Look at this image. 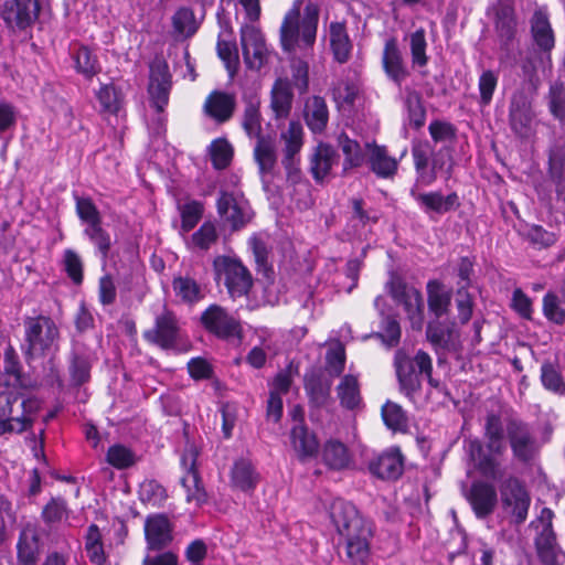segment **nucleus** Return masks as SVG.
Here are the masks:
<instances>
[{
	"label": "nucleus",
	"mask_w": 565,
	"mask_h": 565,
	"mask_svg": "<svg viewBox=\"0 0 565 565\" xmlns=\"http://www.w3.org/2000/svg\"><path fill=\"white\" fill-rule=\"evenodd\" d=\"M292 100L294 93L288 77L277 78L270 92V107L276 119L289 116Z\"/></svg>",
	"instance_id": "nucleus-28"
},
{
	"label": "nucleus",
	"mask_w": 565,
	"mask_h": 565,
	"mask_svg": "<svg viewBox=\"0 0 565 565\" xmlns=\"http://www.w3.org/2000/svg\"><path fill=\"white\" fill-rule=\"evenodd\" d=\"M96 98L99 103V111L102 114L117 115L124 104L121 89L113 83L102 85L96 92Z\"/></svg>",
	"instance_id": "nucleus-43"
},
{
	"label": "nucleus",
	"mask_w": 565,
	"mask_h": 565,
	"mask_svg": "<svg viewBox=\"0 0 565 565\" xmlns=\"http://www.w3.org/2000/svg\"><path fill=\"white\" fill-rule=\"evenodd\" d=\"M541 382L545 390L565 395V380L557 364L546 361L541 365Z\"/></svg>",
	"instance_id": "nucleus-49"
},
{
	"label": "nucleus",
	"mask_w": 565,
	"mask_h": 565,
	"mask_svg": "<svg viewBox=\"0 0 565 565\" xmlns=\"http://www.w3.org/2000/svg\"><path fill=\"white\" fill-rule=\"evenodd\" d=\"M290 439L295 451L301 460L317 455L319 443L313 433L303 424H298L290 431Z\"/></svg>",
	"instance_id": "nucleus-34"
},
{
	"label": "nucleus",
	"mask_w": 565,
	"mask_h": 565,
	"mask_svg": "<svg viewBox=\"0 0 565 565\" xmlns=\"http://www.w3.org/2000/svg\"><path fill=\"white\" fill-rule=\"evenodd\" d=\"M171 74L164 60L156 58L150 64L149 87L151 103L157 111H163L169 102Z\"/></svg>",
	"instance_id": "nucleus-13"
},
{
	"label": "nucleus",
	"mask_w": 565,
	"mask_h": 565,
	"mask_svg": "<svg viewBox=\"0 0 565 565\" xmlns=\"http://www.w3.org/2000/svg\"><path fill=\"white\" fill-rule=\"evenodd\" d=\"M533 119L534 113L529 96L521 89L514 92L509 106V121L513 132L521 138H527L532 132Z\"/></svg>",
	"instance_id": "nucleus-15"
},
{
	"label": "nucleus",
	"mask_w": 565,
	"mask_h": 565,
	"mask_svg": "<svg viewBox=\"0 0 565 565\" xmlns=\"http://www.w3.org/2000/svg\"><path fill=\"white\" fill-rule=\"evenodd\" d=\"M303 382L310 403L316 407L324 406L330 398L331 382L324 381L321 374L316 371L307 373Z\"/></svg>",
	"instance_id": "nucleus-37"
},
{
	"label": "nucleus",
	"mask_w": 565,
	"mask_h": 565,
	"mask_svg": "<svg viewBox=\"0 0 565 565\" xmlns=\"http://www.w3.org/2000/svg\"><path fill=\"white\" fill-rule=\"evenodd\" d=\"M43 550L36 524L25 523L19 533L17 542V559L20 565H36Z\"/></svg>",
	"instance_id": "nucleus-18"
},
{
	"label": "nucleus",
	"mask_w": 565,
	"mask_h": 565,
	"mask_svg": "<svg viewBox=\"0 0 565 565\" xmlns=\"http://www.w3.org/2000/svg\"><path fill=\"white\" fill-rule=\"evenodd\" d=\"M210 154L213 167L217 170H223L227 168L232 161L233 148L226 139L220 138L211 143Z\"/></svg>",
	"instance_id": "nucleus-59"
},
{
	"label": "nucleus",
	"mask_w": 565,
	"mask_h": 565,
	"mask_svg": "<svg viewBox=\"0 0 565 565\" xmlns=\"http://www.w3.org/2000/svg\"><path fill=\"white\" fill-rule=\"evenodd\" d=\"M494 28L502 44L507 45L513 38L516 28L513 0H497L491 7Z\"/></svg>",
	"instance_id": "nucleus-23"
},
{
	"label": "nucleus",
	"mask_w": 565,
	"mask_h": 565,
	"mask_svg": "<svg viewBox=\"0 0 565 565\" xmlns=\"http://www.w3.org/2000/svg\"><path fill=\"white\" fill-rule=\"evenodd\" d=\"M291 88L295 87L300 95H303L309 89V65L300 58L292 56L290 58V78H288Z\"/></svg>",
	"instance_id": "nucleus-54"
},
{
	"label": "nucleus",
	"mask_w": 565,
	"mask_h": 565,
	"mask_svg": "<svg viewBox=\"0 0 565 565\" xmlns=\"http://www.w3.org/2000/svg\"><path fill=\"white\" fill-rule=\"evenodd\" d=\"M362 94L361 84L358 79L345 78L338 81L332 87V98L338 108L352 110Z\"/></svg>",
	"instance_id": "nucleus-32"
},
{
	"label": "nucleus",
	"mask_w": 565,
	"mask_h": 565,
	"mask_svg": "<svg viewBox=\"0 0 565 565\" xmlns=\"http://www.w3.org/2000/svg\"><path fill=\"white\" fill-rule=\"evenodd\" d=\"M426 338L437 350L456 351L458 349L459 334L452 321H443L438 318L429 321Z\"/></svg>",
	"instance_id": "nucleus-24"
},
{
	"label": "nucleus",
	"mask_w": 565,
	"mask_h": 565,
	"mask_svg": "<svg viewBox=\"0 0 565 565\" xmlns=\"http://www.w3.org/2000/svg\"><path fill=\"white\" fill-rule=\"evenodd\" d=\"M215 279L223 281L232 298L246 296L252 286L253 277L249 270L236 258L217 256L213 262Z\"/></svg>",
	"instance_id": "nucleus-5"
},
{
	"label": "nucleus",
	"mask_w": 565,
	"mask_h": 565,
	"mask_svg": "<svg viewBox=\"0 0 565 565\" xmlns=\"http://www.w3.org/2000/svg\"><path fill=\"white\" fill-rule=\"evenodd\" d=\"M466 498L476 516L480 520L490 516L498 505L497 489L491 482L486 480L473 481Z\"/></svg>",
	"instance_id": "nucleus-16"
},
{
	"label": "nucleus",
	"mask_w": 565,
	"mask_h": 565,
	"mask_svg": "<svg viewBox=\"0 0 565 565\" xmlns=\"http://www.w3.org/2000/svg\"><path fill=\"white\" fill-rule=\"evenodd\" d=\"M92 370V358L83 349L76 348L73 350L70 360V375L72 383L81 386L89 381Z\"/></svg>",
	"instance_id": "nucleus-41"
},
{
	"label": "nucleus",
	"mask_w": 565,
	"mask_h": 565,
	"mask_svg": "<svg viewBox=\"0 0 565 565\" xmlns=\"http://www.w3.org/2000/svg\"><path fill=\"white\" fill-rule=\"evenodd\" d=\"M235 98L226 93H212L204 105L206 114L218 122L227 121L235 109Z\"/></svg>",
	"instance_id": "nucleus-35"
},
{
	"label": "nucleus",
	"mask_w": 565,
	"mask_h": 565,
	"mask_svg": "<svg viewBox=\"0 0 565 565\" xmlns=\"http://www.w3.org/2000/svg\"><path fill=\"white\" fill-rule=\"evenodd\" d=\"M140 500L152 507L161 508L168 499L167 490L156 480H146L140 484Z\"/></svg>",
	"instance_id": "nucleus-56"
},
{
	"label": "nucleus",
	"mask_w": 565,
	"mask_h": 565,
	"mask_svg": "<svg viewBox=\"0 0 565 565\" xmlns=\"http://www.w3.org/2000/svg\"><path fill=\"white\" fill-rule=\"evenodd\" d=\"M173 525L163 513L147 516L145 521V536L150 551H161L173 540Z\"/></svg>",
	"instance_id": "nucleus-20"
},
{
	"label": "nucleus",
	"mask_w": 565,
	"mask_h": 565,
	"mask_svg": "<svg viewBox=\"0 0 565 565\" xmlns=\"http://www.w3.org/2000/svg\"><path fill=\"white\" fill-rule=\"evenodd\" d=\"M218 239L215 225L212 222H204L191 236V243L201 250H207Z\"/></svg>",
	"instance_id": "nucleus-63"
},
{
	"label": "nucleus",
	"mask_w": 565,
	"mask_h": 565,
	"mask_svg": "<svg viewBox=\"0 0 565 565\" xmlns=\"http://www.w3.org/2000/svg\"><path fill=\"white\" fill-rule=\"evenodd\" d=\"M40 4L38 0H4L0 4V18L11 30H25L39 17Z\"/></svg>",
	"instance_id": "nucleus-10"
},
{
	"label": "nucleus",
	"mask_w": 565,
	"mask_h": 565,
	"mask_svg": "<svg viewBox=\"0 0 565 565\" xmlns=\"http://www.w3.org/2000/svg\"><path fill=\"white\" fill-rule=\"evenodd\" d=\"M76 213L82 222L87 226L102 223V215L89 198L75 196Z\"/></svg>",
	"instance_id": "nucleus-64"
},
{
	"label": "nucleus",
	"mask_w": 565,
	"mask_h": 565,
	"mask_svg": "<svg viewBox=\"0 0 565 565\" xmlns=\"http://www.w3.org/2000/svg\"><path fill=\"white\" fill-rule=\"evenodd\" d=\"M386 289L394 301L404 307L413 326L422 328L424 320V299L422 292L409 286L399 275L391 274Z\"/></svg>",
	"instance_id": "nucleus-7"
},
{
	"label": "nucleus",
	"mask_w": 565,
	"mask_h": 565,
	"mask_svg": "<svg viewBox=\"0 0 565 565\" xmlns=\"http://www.w3.org/2000/svg\"><path fill=\"white\" fill-rule=\"evenodd\" d=\"M369 148L367 164L370 170L375 173L379 178L390 179L393 178L398 168V162L395 158L388 156L385 147L370 143L366 145Z\"/></svg>",
	"instance_id": "nucleus-30"
},
{
	"label": "nucleus",
	"mask_w": 565,
	"mask_h": 565,
	"mask_svg": "<svg viewBox=\"0 0 565 565\" xmlns=\"http://www.w3.org/2000/svg\"><path fill=\"white\" fill-rule=\"evenodd\" d=\"M305 120L309 129L317 134L322 132L329 120V110L324 98L312 96L305 104Z\"/></svg>",
	"instance_id": "nucleus-33"
},
{
	"label": "nucleus",
	"mask_w": 565,
	"mask_h": 565,
	"mask_svg": "<svg viewBox=\"0 0 565 565\" xmlns=\"http://www.w3.org/2000/svg\"><path fill=\"white\" fill-rule=\"evenodd\" d=\"M509 446L513 457L522 463H527L534 459L537 452L536 438L530 426L521 419H510L507 426L503 425Z\"/></svg>",
	"instance_id": "nucleus-9"
},
{
	"label": "nucleus",
	"mask_w": 565,
	"mask_h": 565,
	"mask_svg": "<svg viewBox=\"0 0 565 565\" xmlns=\"http://www.w3.org/2000/svg\"><path fill=\"white\" fill-rule=\"evenodd\" d=\"M106 460L116 469H127L137 462V456L125 445L116 444L108 448Z\"/></svg>",
	"instance_id": "nucleus-55"
},
{
	"label": "nucleus",
	"mask_w": 565,
	"mask_h": 565,
	"mask_svg": "<svg viewBox=\"0 0 565 565\" xmlns=\"http://www.w3.org/2000/svg\"><path fill=\"white\" fill-rule=\"evenodd\" d=\"M257 481V475L250 462L241 459L234 463L232 469V483L234 487L248 491L255 488Z\"/></svg>",
	"instance_id": "nucleus-50"
},
{
	"label": "nucleus",
	"mask_w": 565,
	"mask_h": 565,
	"mask_svg": "<svg viewBox=\"0 0 565 565\" xmlns=\"http://www.w3.org/2000/svg\"><path fill=\"white\" fill-rule=\"evenodd\" d=\"M535 547L544 565H555L558 546L551 522L547 523L535 539Z\"/></svg>",
	"instance_id": "nucleus-40"
},
{
	"label": "nucleus",
	"mask_w": 565,
	"mask_h": 565,
	"mask_svg": "<svg viewBox=\"0 0 565 565\" xmlns=\"http://www.w3.org/2000/svg\"><path fill=\"white\" fill-rule=\"evenodd\" d=\"M241 45L244 62L252 70H260L267 62L268 50L262 32L253 26L245 25L241 29Z\"/></svg>",
	"instance_id": "nucleus-14"
},
{
	"label": "nucleus",
	"mask_w": 565,
	"mask_h": 565,
	"mask_svg": "<svg viewBox=\"0 0 565 565\" xmlns=\"http://www.w3.org/2000/svg\"><path fill=\"white\" fill-rule=\"evenodd\" d=\"M330 46L337 62L343 64L350 60L352 42L344 22L330 23Z\"/></svg>",
	"instance_id": "nucleus-36"
},
{
	"label": "nucleus",
	"mask_w": 565,
	"mask_h": 565,
	"mask_svg": "<svg viewBox=\"0 0 565 565\" xmlns=\"http://www.w3.org/2000/svg\"><path fill=\"white\" fill-rule=\"evenodd\" d=\"M372 529H362L355 534L344 536L345 557L352 565H365L370 555V539Z\"/></svg>",
	"instance_id": "nucleus-29"
},
{
	"label": "nucleus",
	"mask_w": 565,
	"mask_h": 565,
	"mask_svg": "<svg viewBox=\"0 0 565 565\" xmlns=\"http://www.w3.org/2000/svg\"><path fill=\"white\" fill-rule=\"evenodd\" d=\"M243 128L250 138H265L262 136V124L259 107L253 102H248L244 109Z\"/></svg>",
	"instance_id": "nucleus-61"
},
{
	"label": "nucleus",
	"mask_w": 565,
	"mask_h": 565,
	"mask_svg": "<svg viewBox=\"0 0 565 565\" xmlns=\"http://www.w3.org/2000/svg\"><path fill=\"white\" fill-rule=\"evenodd\" d=\"M532 33L535 43L544 51L554 46V35L547 17L536 11L532 18Z\"/></svg>",
	"instance_id": "nucleus-46"
},
{
	"label": "nucleus",
	"mask_w": 565,
	"mask_h": 565,
	"mask_svg": "<svg viewBox=\"0 0 565 565\" xmlns=\"http://www.w3.org/2000/svg\"><path fill=\"white\" fill-rule=\"evenodd\" d=\"M338 160L339 154L333 147L328 143H319L310 158V172L315 181L318 183L323 182Z\"/></svg>",
	"instance_id": "nucleus-27"
},
{
	"label": "nucleus",
	"mask_w": 565,
	"mask_h": 565,
	"mask_svg": "<svg viewBox=\"0 0 565 565\" xmlns=\"http://www.w3.org/2000/svg\"><path fill=\"white\" fill-rule=\"evenodd\" d=\"M562 298L552 291H548L543 297V313L545 318L558 326L565 323V309L562 308Z\"/></svg>",
	"instance_id": "nucleus-60"
},
{
	"label": "nucleus",
	"mask_w": 565,
	"mask_h": 565,
	"mask_svg": "<svg viewBox=\"0 0 565 565\" xmlns=\"http://www.w3.org/2000/svg\"><path fill=\"white\" fill-rule=\"evenodd\" d=\"M23 326L22 350L26 360L45 356L57 348L60 331L51 317L43 315L26 317Z\"/></svg>",
	"instance_id": "nucleus-4"
},
{
	"label": "nucleus",
	"mask_w": 565,
	"mask_h": 565,
	"mask_svg": "<svg viewBox=\"0 0 565 565\" xmlns=\"http://www.w3.org/2000/svg\"><path fill=\"white\" fill-rule=\"evenodd\" d=\"M322 459L329 468L341 470L349 466L351 457L343 443L330 439L323 446Z\"/></svg>",
	"instance_id": "nucleus-44"
},
{
	"label": "nucleus",
	"mask_w": 565,
	"mask_h": 565,
	"mask_svg": "<svg viewBox=\"0 0 565 565\" xmlns=\"http://www.w3.org/2000/svg\"><path fill=\"white\" fill-rule=\"evenodd\" d=\"M382 65L386 76L397 86H401L409 76V71L395 38L385 42Z\"/></svg>",
	"instance_id": "nucleus-21"
},
{
	"label": "nucleus",
	"mask_w": 565,
	"mask_h": 565,
	"mask_svg": "<svg viewBox=\"0 0 565 565\" xmlns=\"http://www.w3.org/2000/svg\"><path fill=\"white\" fill-rule=\"evenodd\" d=\"M409 47L413 66L425 67L428 63V56L426 54L427 42L424 29H418L409 35Z\"/></svg>",
	"instance_id": "nucleus-58"
},
{
	"label": "nucleus",
	"mask_w": 565,
	"mask_h": 565,
	"mask_svg": "<svg viewBox=\"0 0 565 565\" xmlns=\"http://www.w3.org/2000/svg\"><path fill=\"white\" fill-rule=\"evenodd\" d=\"M201 24L191 8L181 7L172 15L173 31L184 38L193 36Z\"/></svg>",
	"instance_id": "nucleus-45"
},
{
	"label": "nucleus",
	"mask_w": 565,
	"mask_h": 565,
	"mask_svg": "<svg viewBox=\"0 0 565 565\" xmlns=\"http://www.w3.org/2000/svg\"><path fill=\"white\" fill-rule=\"evenodd\" d=\"M302 0H296L287 11L279 30L280 45L284 52L295 54L299 50H311L316 43L319 7L308 2L301 15Z\"/></svg>",
	"instance_id": "nucleus-2"
},
{
	"label": "nucleus",
	"mask_w": 565,
	"mask_h": 565,
	"mask_svg": "<svg viewBox=\"0 0 565 565\" xmlns=\"http://www.w3.org/2000/svg\"><path fill=\"white\" fill-rule=\"evenodd\" d=\"M411 193L427 214H445L460 206L459 196L456 192L449 193L446 196L439 191L417 193L415 190H412Z\"/></svg>",
	"instance_id": "nucleus-26"
},
{
	"label": "nucleus",
	"mask_w": 565,
	"mask_h": 565,
	"mask_svg": "<svg viewBox=\"0 0 565 565\" xmlns=\"http://www.w3.org/2000/svg\"><path fill=\"white\" fill-rule=\"evenodd\" d=\"M216 51L218 57L224 62L230 76L234 77L239 67V56L236 43L218 39Z\"/></svg>",
	"instance_id": "nucleus-57"
},
{
	"label": "nucleus",
	"mask_w": 565,
	"mask_h": 565,
	"mask_svg": "<svg viewBox=\"0 0 565 565\" xmlns=\"http://www.w3.org/2000/svg\"><path fill=\"white\" fill-rule=\"evenodd\" d=\"M483 438L466 440V450L475 469L484 478L499 482V492L503 509L515 524H522L527 518L531 498L523 482L514 477L504 478L505 468L501 458L507 451L503 420L500 414L487 413L483 423Z\"/></svg>",
	"instance_id": "nucleus-1"
},
{
	"label": "nucleus",
	"mask_w": 565,
	"mask_h": 565,
	"mask_svg": "<svg viewBox=\"0 0 565 565\" xmlns=\"http://www.w3.org/2000/svg\"><path fill=\"white\" fill-rule=\"evenodd\" d=\"M254 158L258 166L263 185L268 190L270 179L275 174L277 153L275 141L269 138H259L254 148Z\"/></svg>",
	"instance_id": "nucleus-25"
},
{
	"label": "nucleus",
	"mask_w": 565,
	"mask_h": 565,
	"mask_svg": "<svg viewBox=\"0 0 565 565\" xmlns=\"http://www.w3.org/2000/svg\"><path fill=\"white\" fill-rule=\"evenodd\" d=\"M384 424L393 431H406L408 417L406 412L397 403L387 401L382 407Z\"/></svg>",
	"instance_id": "nucleus-51"
},
{
	"label": "nucleus",
	"mask_w": 565,
	"mask_h": 565,
	"mask_svg": "<svg viewBox=\"0 0 565 565\" xmlns=\"http://www.w3.org/2000/svg\"><path fill=\"white\" fill-rule=\"evenodd\" d=\"M200 323L211 334L222 340L239 338L242 326L226 308L213 303L209 306L200 317Z\"/></svg>",
	"instance_id": "nucleus-8"
},
{
	"label": "nucleus",
	"mask_w": 565,
	"mask_h": 565,
	"mask_svg": "<svg viewBox=\"0 0 565 565\" xmlns=\"http://www.w3.org/2000/svg\"><path fill=\"white\" fill-rule=\"evenodd\" d=\"M216 207L222 222L228 225L232 231L243 228L252 218L247 204L237 201L233 193L226 191L220 192Z\"/></svg>",
	"instance_id": "nucleus-17"
},
{
	"label": "nucleus",
	"mask_w": 565,
	"mask_h": 565,
	"mask_svg": "<svg viewBox=\"0 0 565 565\" xmlns=\"http://www.w3.org/2000/svg\"><path fill=\"white\" fill-rule=\"evenodd\" d=\"M452 291L446 289L438 280H429L427 284L428 309L435 318L441 319L448 316L451 305Z\"/></svg>",
	"instance_id": "nucleus-31"
},
{
	"label": "nucleus",
	"mask_w": 565,
	"mask_h": 565,
	"mask_svg": "<svg viewBox=\"0 0 565 565\" xmlns=\"http://www.w3.org/2000/svg\"><path fill=\"white\" fill-rule=\"evenodd\" d=\"M339 146L344 154L343 171L361 167L364 156L358 141L350 139L345 134H341L338 138Z\"/></svg>",
	"instance_id": "nucleus-52"
},
{
	"label": "nucleus",
	"mask_w": 565,
	"mask_h": 565,
	"mask_svg": "<svg viewBox=\"0 0 565 565\" xmlns=\"http://www.w3.org/2000/svg\"><path fill=\"white\" fill-rule=\"evenodd\" d=\"M404 105L407 110L409 125L414 129L422 128L426 120V109L423 105L422 94L413 87H405Z\"/></svg>",
	"instance_id": "nucleus-42"
},
{
	"label": "nucleus",
	"mask_w": 565,
	"mask_h": 565,
	"mask_svg": "<svg viewBox=\"0 0 565 565\" xmlns=\"http://www.w3.org/2000/svg\"><path fill=\"white\" fill-rule=\"evenodd\" d=\"M198 456L199 450L194 445H188L185 447L181 457V465L186 473L182 477L181 483L186 489V501L195 502L198 505H201L207 501V493L196 470Z\"/></svg>",
	"instance_id": "nucleus-12"
},
{
	"label": "nucleus",
	"mask_w": 565,
	"mask_h": 565,
	"mask_svg": "<svg viewBox=\"0 0 565 565\" xmlns=\"http://www.w3.org/2000/svg\"><path fill=\"white\" fill-rule=\"evenodd\" d=\"M143 339L162 350H175L182 339L180 319L164 306L156 316L153 327L143 332Z\"/></svg>",
	"instance_id": "nucleus-6"
},
{
	"label": "nucleus",
	"mask_w": 565,
	"mask_h": 565,
	"mask_svg": "<svg viewBox=\"0 0 565 565\" xmlns=\"http://www.w3.org/2000/svg\"><path fill=\"white\" fill-rule=\"evenodd\" d=\"M454 167V159L451 154V149L447 147L440 148L438 151L433 153L431 158V170L429 175H424L425 185L431 184L436 179L439 172H444L446 178L449 179L451 177Z\"/></svg>",
	"instance_id": "nucleus-48"
},
{
	"label": "nucleus",
	"mask_w": 565,
	"mask_h": 565,
	"mask_svg": "<svg viewBox=\"0 0 565 565\" xmlns=\"http://www.w3.org/2000/svg\"><path fill=\"white\" fill-rule=\"evenodd\" d=\"M370 471L382 480H396L404 471V457L398 448H390L369 463Z\"/></svg>",
	"instance_id": "nucleus-22"
},
{
	"label": "nucleus",
	"mask_w": 565,
	"mask_h": 565,
	"mask_svg": "<svg viewBox=\"0 0 565 565\" xmlns=\"http://www.w3.org/2000/svg\"><path fill=\"white\" fill-rule=\"evenodd\" d=\"M181 214V232H190L199 223L203 215V204L199 201H191L179 206Z\"/></svg>",
	"instance_id": "nucleus-62"
},
{
	"label": "nucleus",
	"mask_w": 565,
	"mask_h": 565,
	"mask_svg": "<svg viewBox=\"0 0 565 565\" xmlns=\"http://www.w3.org/2000/svg\"><path fill=\"white\" fill-rule=\"evenodd\" d=\"M75 68L78 73L90 79L100 72L98 58L88 46L81 45L73 53Z\"/></svg>",
	"instance_id": "nucleus-47"
},
{
	"label": "nucleus",
	"mask_w": 565,
	"mask_h": 565,
	"mask_svg": "<svg viewBox=\"0 0 565 565\" xmlns=\"http://www.w3.org/2000/svg\"><path fill=\"white\" fill-rule=\"evenodd\" d=\"M331 518L341 536L355 534L362 529L371 527L350 502L337 501L332 505Z\"/></svg>",
	"instance_id": "nucleus-19"
},
{
	"label": "nucleus",
	"mask_w": 565,
	"mask_h": 565,
	"mask_svg": "<svg viewBox=\"0 0 565 565\" xmlns=\"http://www.w3.org/2000/svg\"><path fill=\"white\" fill-rule=\"evenodd\" d=\"M20 399L21 393L18 391L0 392V436L7 433L21 434L32 426L31 417L17 416Z\"/></svg>",
	"instance_id": "nucleus-11"
},
{
	"label": "nucleus",
	"mask_w": 565,
	"mask_h": 565,
	"mask_svg": "<svg viewBox=\"0 0 565 565\" xmlns=\"http://www.w3.org/2000/svg\"><path fill=\"white\" fill-rule=\"evenodd\" d=\"M174 295L185 305H194L204 298L202 286L190 276H177L172 280Z\"/></svg>",
	"instance_id": "nucleus-39"
},
{
	"label": "nucleus",
	"mask_w": 565,
	"mask_h": 565,
	"mask_svg": "<svg viewBox=\"0 0 565 565\" xmlns=\"http://www.w3.org/2000/svg\"><path fill=\"white\" fill-rule=\"evenodd\" d=\"M335 390L340 405L343 408L354 411L361 407L362 396L356 376L352 374L344 375Z\"/></svg>",
	"instance_id": "nucleus-38"
},
{
	"label": "nucleus",
	"mask_w": 565,
	"mask_h": 565,
	"mask_svg": "<svg viewBox=\"0 0 565 565\" xmlns=\"http://www.w3.org/2000/svg\"><path fill=\"white\" fill-rule=\"evenodd\" d=\"M303 130L299 121L291 120L288 128L280 134V138L285 143L284 157H297L300 151L303 140Z\"/></svg>",
	"instance_id": "nucleus-53"
},
{
	"label": "nucleus",
	"mask_w": 565,
	"mask_h": 565,
	"mask_svg": "<svg viewBox=\"0 0 565 565\" xmlns=\"http://www.w3.org/2000/svg\"><path fill=\"white\" fill-rule=\"evenodd\" d=\"M394 369L399 392L411 402H415L416 395L422 391L423 377L436 390H441V383L433 377V360L430 355L418 350L414 356H409L404 350H397L394 355Z\"/></svg>",
	"instance_id": "nucleus-3"
}]
</instances>
